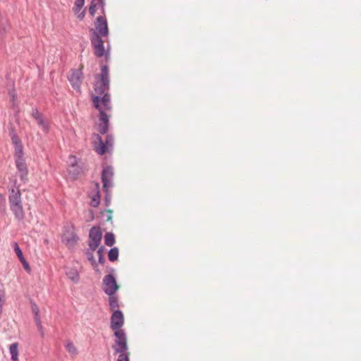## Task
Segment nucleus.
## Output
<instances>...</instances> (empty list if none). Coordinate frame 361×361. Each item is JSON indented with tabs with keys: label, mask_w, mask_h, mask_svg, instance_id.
Here are the masks:
<instances>
[{
	"label": "nucleus",
	"mask_w": 361,
	"mask_h": 361,
	"mask_svg": "<svg viewBox=\"0 0 361 361\" xmlns=\"http://www.w3.org/2000/svg\"><path fill=\"white\" fill-rule=\"evenodd\" d=\"M13 249H14V252L16 254L17 257H18L20 262L22 263L23 266V268L27 271V272H30V264L29 263L27 262V260L25 259V258L24 257V255L23 254V252L20 249V247H19L18 244L17 242H14L13 244Z\"/></svg>",
	"instance_id": "obj_14"
},
{
	"label": "nucleus",
	"mask_w": 361,
	"mask_h": 361,
	"mask_svg": "<svg viewBox=\"0 0 361 361\" xmlns=\"http://www.w3.org/2000/svg\"><path fill=\"white\" fill-rule=\"evenodd\" d=\"M8 130H9V135L11 137H13V136H17V133L16 132V129L15 128L11 125L9 127H8Z\"/></svg>",
	"instance_id": "obj_35"
},
{
	"label": "nucleus",
	"mask_w": 361,
	"mask_h": 361,
	"mask_svg": "<svg viewBox=\"0 0 361 361\" xmlns=\"http://www.w3.org/2000/svg\"><path fill=\"white\" fill-rule=\"evenodd\" d=\"M102 286V289L105 294L116 293L119 288L116 277L111 274H109L104 277Z\"/></svg>",
	"instance_id": "obj_5"
},
{
	"label": "nucleus",
	"mask_w": 361,
	"mask_h": 361,
	"mask_svg": "<svg viewBox=\"0 0 361 361\" xmlns=\"http://www.w3.org/2000/svg\"><path fill=\"white\" fill-rule=\"evenodd\" d=\"M10 207H11V209L13 212L15 217L18 220L20 221L24 219L25 214H24L22 204L11 205Z\"/></svg>",
	"instance_id": "obj_18"
},
{
	"label": "nucleus",
	"mask_w": 361,
	"mask_h": 361,
	"mask_svg": "<svg viewBox=\"0 0 361 361\" xmlns=\"http://www.w3.org/2000/svg\"><path fill=\"white\" fill-rule=\"evenodd\" d=\"M37 124L39 125V127L42 128V130L47 133L49 130V125L47 121H46L42 116H41L39 118H37V119H35Z\"/></svg>",
	"instance_id": "obj_26"
},
{
	"label": "nucleus",
	"mask_w": 361,
	"mask_h": 361,
	"mask_svg": "<svg viewBox=\"0 0 361 361\" xmlns=\"http://www.w3.org/2000/svg\"><path fill=\"white\" fill-rule=\"evenodd\" d=\"M105 0H91L90 5L89 6V13L93 17L95 15L97 8L101 9V12L103 15L105 14Z\"/></svg>",
	"instance_id": "obj_13"
},
{
	"label": "nucleus",
	"mask_w": 361,
	"mask_h": 361,
	"mask_svg": "<svg viewBox=\"0 0 361 361\" xmlns=\"http://www.w3.org/2000/svg\"><path fill=\"white\" fill-rule=\"evenodd\" d=\"M82 75L83 73L82 68L78 69H73L71 71V74L68 77V80L74 89L80 90L82 83Z\"/></svg>",
	"instance_id": "obj_9"
},
{
	"label": "nucleus",
	"mask_w": 361,
	"mask_h": 361,
	"mask_svg": "<svg viewBox=\"0 0 361 361\" xmlns=\"http://www.w3.org/2000/svg\"><path fill=\"white\" fill-rule=\"evenodd\" d=\"M117 361H130V360H126V357H122L121 359L117 360Z\"/></svg>",
	"instance_id": "obj_40"
},
{
	"label": "nucleus",
	"mask_w": 361,
	"mask_h": 361,
	"mask_svg": "<svg viewBox=\"0 0 361 361\" xmlns=\"http://www.w3.org/2000/svg\"><path fill=\"white\" fill-rule=\"evenodd\" d=\"M8 94L10 97H11L12 102H14L17 97L16 94L15 93L14 90H9Z\"/></svg>",
	"instance_id": "obj_36"
},
{
	"label": "nucleus",
	"mask_w": 361,
	"mask_h": 361,
	"mask_svg": "<svg viewBox=\"0 0 361 361\" xmlns=\"http://www.w3.org/2000/svg\"><path fill=\"white\" fill-rule=\"evenodd\" d=\"M78 240V237L74 232H71L68 236L65 235L63 237V241L68 247H74L77 244Z\"/></svg>",
	"instance_id": "obj_20"
},
{
	"label": "nucleus",
	"mask_w": 361,
	"mask_h": 361,
	"mask_svg": "<svg viewBox=\"0 0 361 361\" xmlns=\"http://www.w3.org/2000/svg\"><path fill=\"white\" fill-rule=\"evenodd\" d=\"M104 192V204L106 207H109L111 202L110 188H103Z\"/></svg>",
	"instance_id": "obj_29"
},
{
	"label": "nucleus",
	"mask_w": 361,
	"mask_h": 361,
	"mask_svg": "<svg viewBox=\"0 0 361 361\" xmlns=\"http://www.w3.org/2000/svg\"><path fill=\"white\" fill-rule=\"evenodd\" d=\"M9 351L11 354V359L12 361L18 360V344L13 343L10 345Z\"/></svg>",
	"instance_id": "obj_23"
},
{
	"label": "nucleus",
	"mask_w": 361,
	"mask_h": 361,
	"mask_svg": "<svg viewBox=\"0 0 361 361\" xmlns=\"http://www.w3.org/2000/svg\"><path fill=\"white\" fill-rule=\"evenodd\" d=\"M97 249V253L98 255V263H99L101 264H104L106 262L104 255V252L105 250V248L103 245H102L100 247H98Z\"/></svg>",
	"instance_id": "obj_28"
},
{
	"label": "nucleus",
	"mask_w": 361,
	"mask_h": 361,
	"mask_svg": "<svg viewBox=\"0 0 361 361\" xmlns=\"http://www.w3.org/2000/svg\"><path fill=\"white\" fill-rule=\"evenodd\" d=\"M30 305H31V310L32 313L34 314V316H38L39 315V308L38 305L33 301L30 300Z\"/></svg>",
	"instance_id": "obj_31"
},
{
	"label": "nucleus",
	"mask_w": 361,
	"mask_h": 361,
	"mask_svg": "<svg viewBox=\"0 0 361 361\" xmlns=\"http://www.w3.org/2000/svg\"><path fill=\"white\" fill-rule=\"evenodd\" d=\"M66 276L68 278L71 280L73 282L77 283L79 282L80 277L78 272L75 269H71L68 271L66 272Z\"/></svg>",
	"instance_id": "obj_24"
},
{
	"label": "nucleus",
	"mask_w": 361,
	"mask_h": 361,
	"mask_svg": "<svg viewBox=\"0 0 361 361\" xmlns=\"http://www.w3.org/2000/svg\"><path fill=\"white\" fill-rule=\"evenodd\" d=\"M8 200L11 205L22 204L21 203V195L20 191L18 190L16 191L14 189L11 190V192L9 195Z\"/></svg>",
	"instance_id": "obj_19"
},
{
	"label": "nucleus",
	"mask_w": 361,
	"mask_h": 361,
	"mask_svg": "<svg viewBox=\"0 0 361 361\" xmlns=\"http://www.w3.org/2000/svg\"><path fill=\"white\" fill-rule=\"evenodd\" d=\"M114 168L111 166H107L102 169L101 178L103 188H111L114 186Z\"/></svg>",
	"instance_id": "obj_7"
},
{
	"label": "nucleus",
	"mask_w": 361,
	"mask_h": 361,
	"mask_svg": "<svg viewBox=\"0 0 361 361\" xmlns=\"http://www.w3.org/2000/svg\"><path fill=\"white\" fill-rule=\"evenodd\" d=\"M69 158L71 159V164L68 168V173L75 180L77 179L82 173V168L78 165L77 158L75 156L71 155Z\"/></svg>",
	"instance_id": "obj_11"
},
{
	"label": "nucleus",
	"mask_w": 361,
	"mask_h": 361,
	"mask_svg": "<svg viewBox=\"0 0 361 361\" xmlns=\"http://www.w3.org/2000/svg\"><path fill=\"white\" fill-rule=\"evenodd\" d=\"M32 116L35 119H37V118H39L41 116H42V114L39 111V110L37 109H32Z\"/></svg>",
	"instance_id": "obj_33"
},
{
	"label": "nucleus",
	"mask_w": 361,
	"mask_h": 361,
	"mask_svg": "<svg viewBox=\"0 0 361 361\" xmlns=\"http://www.w3.org/2000/svg\"><path fill=\"white\" fill-rule=\"evenodd\" d=\"M85 10H83L80 13L78 14V18L80 20H82L85 18Z\"/></svg>",
	"instance_id": "obj_37"
},
{
	"label": "nucleus",
	"mask_w": 361,
	"mask_h": 361,
	"mask_svg": "<svg viewBox=\"0 0 361 361\" xmlns=\"http://www.w3.org/2000/svg\"><path fill=\"white\" fill-rule=\"evenodd\" d=\"M65 347L66 350L71 355H75L77 353V349L72 342H68Z\"/></svg>",
	"instance_id": "obj_30"
},
{
	"label": "nucleus",
	"mask_w": 361,
	"mask_h": 361,
	"mask_svg": "<svg viewBox=\"0 0 361 361\" xmlns=\"http://www.w3.org/2000/svg\"><path fill=\"white\" fill-rule=\"evenodd\" d=\"M14 159L20 179L25 183L27 180L28 170L24 158V153L14 154Z\"/></svg>",
	"instance_id": "obj_4"
},
{
	"label": "nucleus",
	"mask_w": 361,
	"mask_h": 361,
	"mask_svg": "<svg viewBox=\"0 0 361 361\" xmlns=\"http://www.w3.org/2000/svg\"><path fill=\"white\" fill-rule=\"evenodd\" d=\"M2 201L4 203V207H5L6 199L3 195H0V202Z\"/></svg>",
	"instance_id": "obj_39"
},
{
	"label": "nucleus",
	"mask_w": 361,
	"mask_h": 361,
	"mask_svg": "<svg viewBox=\"0 0 361 361\" xmlns=\"http://www.w3.org/2000/svg\"><path fill=\"white\" fill-rule=\"evenodd\" d=\"M40 334H41V336L43 337L44 334V331H43V329H42L41 330H39Z\"/></svg>",
	"instance_id": "obj_41"
},
{
	"label": "nucleus",
	"mask_w": 361,
	"mask_h": 361,
	"mask_svg": "<svg viewBox=\"0 0 361 361\" xmlns=\"http://www.w3.org/2000/svg\"><path fill=\"white\" fill-rule=\"evenodd\" d=\"M94 188L90 192V197L91 198L90 205L93 207H97L100 203V185L98 182H94Z\"/></svg>",
	"instance_id": "obj_12"
},
{
	"label": "nucleus",
	"mask_w": 361,
	"mask_h": 361,
	"mask_svg": "<svg viewBox=\"0 0 361 361\" xmlns=\"http://www.w3.org/2000/svg\"><path fill=\"white\" fill-rule=\"evenodd\" d=\"M85 1L82 0H75L74 4V10L75 12H78L81 10L85 4Z\"/></svg>",
	"instance_id": "obj_32"
},
{
	"label": "nucleus",
	"mask_w": 361,
	"mask_h": 361,
	"mask_svg": "<svg viewBox=\"0 0 361 361\" xmlns=\"http://www.w3.org/2000/svg\"><path fill=\"white\" fill-rule=\"evenodd\" d=\"M113 331H114L115 341L112 348L114 354H119L117 360H120L123 357H126V360H130L127 336L125 331L123 329H114Z\"/></svg>",
	"instance_id": "obj_2"
},
{
	"label": "nucleus",
	"mask_w": 361,
	"mask_h": 361,
	"mask_svg": "<svg viewBox=\"0 0 361 361\" xmlns=\"http://www.w3.org/2000/svg\"><path fill=\"white\" fill-rule=\"evenodd\" d=\"M94 137L96 138L94 144V149L99 155H104L112 149L114 138L111 134H107L104 141L99 134H94Z\"/></svg>",
	"instance_id": "obj_3"
},
{
	"label": "nucleus",
	"mask_w": 361,
	"mask_h": 361,
	"mask_svg": "<svg viewBox=\"0 0 361 361\" xmlns=\"http://www.w3.org/2000/svg\"><path fill=\"white\" fill-rule=\"evenodd\" d=\"M109 295V307L112 310H115L116 308H118L119 307L118 303V297L116 295V293L113 294H106Z\"/></svg>",
	"instance_id": "obj_22"
},
{
	"label": "nucleus",
	"mask_w": 361,
	"mask_h": 361,
	"mask_svg": "<svg viewBox=\"0 0 361 361\" xmlns=\"http://www.w3.org/2000/svg\"><path fill=\"white\" fill-rule=\"evenodd\" d=\"M119 255V250L117 247L110 249L108 252V259L110 262H115L118 259Z\"/></svg>",
	"instance_id": "obj_25"
},
{
	"label": "nucleus",
	"mask_w": 361,
	"mask_h": 361,
	"mask_svg": "<svg viewBox=\"0 0 361 361\" xmlns=\"http://www.w3.org/2000/svg\"><path fill=\"white\" fill-rule=\"evenodd\" d=\"M94 49V55L98 57L101 58L102 56H105V59L107 61L110 58V53L109 51L105 50L104 44L102 45H94L92 47Z\"/></svg>",
	"instance_id": "obj_15"
},
{
	"label": "nucleus",
	"mask_w": 361,
	"mask_h": 361,
	"mask_svg": "<svg viewBox=\"0 0 361 361\" xmlns=\"http://www.w3.org/2000/svg\"><path fill=\"white\" fill-rule=\"evenodd\" d=\"M11 142L14 147V154H22L23 152V145L20 138L17 136H13L11 138Z\"/></svg>",
	"instance_id": "obj_17"
},
{
	"label": "nucleus",
	"mask_w": 361,
	"mask_h": 361,
	"mask_svg": "<svg viewBox=\"0 0 361 361\" xmlns=\"http://www.w3.org/2000/svg\"><path fill=\"white\" fill-rule=\"evenodd\" d=\"M115 236L113 233H106L104 235V243L107 246L111 247L115 243Z\"/></svg>",
	"instance_id": "obj_27"
},
{
	"label": "nucleus",
	"mask_w": 361,
	"mask_h": 361,
	"mask_svg": "<svg viewBox=\"0 0 361 361\" xmlns=\"http://www.w3.org/2000/svg\"><path fill=\"white\" fill-rule=\"evenodd\" d=\"M102 233L100 227L93 226L89 231L88 246L92 248H97L101 243Z\"/></svg>",
	"instance_id": "obj_6"
},
{
	"label": "nucleus",
	"mask_w": 361,
	"mask_h": 361,
	"mask_svg": "<svg viewBox=\"0 0 361 361\" xmlns=\"http://www.w3.org/2000/svg\"><path fill=\"white\" fill-rule=\"evenodd\" d=\"M124 324V315L121 310H115L111 317L110 328L114 329H122Z\"/></svg>",
	"instance_id": "obj_8"
},
{
	"label": "nucleus",
	"mask_w": 361,
	"mask_h": 361,
	"mask_svg": "<svg viewBox=\"0 0 361 361\" xmlns=\"http://www.w3.org/2000/svg\"><path fill=\"white\" fill-rule=\"evenodd\" d=\"M95 82L93 85L94 92L97 94L92 97L94 107L98 110L99 123L97 130L101 135H105L109 128V116L108 111H111L112 106L111 95L109 93L110 89L109 68L107 64L101 66V73L94 75Z\"/></svg>",
	"instance_id": "obj_1"
},
{
	"label": "nucleus",
	"mask_w": 361,
	"mask_h": 361,
	"mask_svg": "<svg viewBox=\"0 0 361 361\" xmlns=\"http://www.w3.org/2000/svg\"><path fill=\"white\" fill-rule=\"evenodd\" d=\"M95 28L97 33H100L104 37L109 35L108 23L105 16H99L96 18Z\"/></svg>",
	"instance_id": "obj_10"
},
{
	"label": "nucleus",
	"mask_w": 361,
	"mask_h": 361,
	"mask_svg": "<svg viewBox=\"0 0 361 361\" xmlns=\"http://www.w3.org/2000/svg\"><path fill=\"white\" fill-rule=\"evenodd\" d=\"M35 321L36 322L37 326L38 328V330H41L42 329L41 319L39 315L38 316H34Z\"/></svg>",
	"instance_id": "obj_34"
},
{
	"label": "nucleus",
	"mask_w": 361,
	"mask_h": 361,
	"mask_svg": "<svg viewBox=\"0 0 361 361\" xmlns=\"http://www.w3.org/2000/svg\"><path fill=\"white\" fill-rule=\"evenodd\" d=\"M90 42L92 47L94 45H102L104 42L102 39V37H103L100 33H97L96 31L93 28H90Z\"/></svg>",
	"instance_id": "obj_16"
},
{
	"label": "nucleus",
	"mask_w": 361,
	"mask_h": 361,
	"mask_svg": "<svg viewBox=\"0 0 361 361\" xmlns=\"http://www.w3.org/2000/svg\"><path fill=\"white\" fill-rule=\"evenodd\" d=\"M96 250H97V248H92V247H89V248H87L85 251V255H86L87 260L90 262L91 265L94 268L97 267V262L95 260L94 254H93L94 251Z\"/></svg>",
	"instance_id": "obj_21"
},
{
	"label": "nucleus",
	"mask_w": 361,
	"mask_h": 361,
	"mask_svg": "<svg viewBox=\"0 0 361 361\" xmlns=\"http://www.w3.org/2000/svg\"><path fill=\"white\" fill-rule=\"evenodd\" d=\"M0 302L2 304H4V293H2L1 291H0Z\"/></svg>",
	"instance_id": "obj_38"
}]
</instances>
